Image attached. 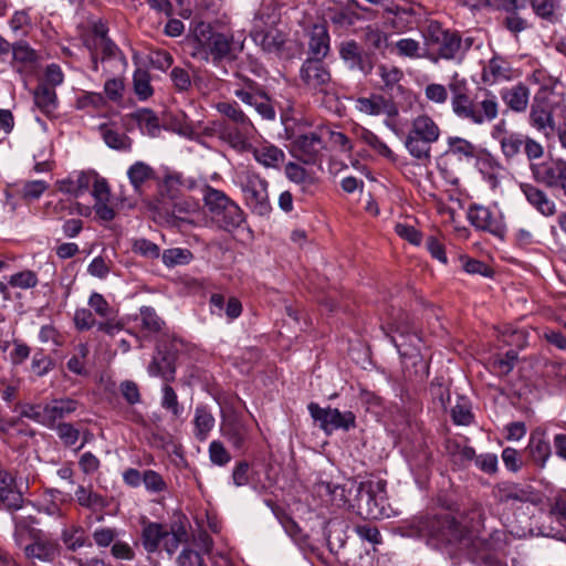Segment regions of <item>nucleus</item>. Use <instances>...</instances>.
I'll list each match as a JSON object with an SVG mask.
<instances>
[{"instance_id":"f257e3e1","label":"nucleus","mask_w":566,"mask_h":566,"mask_svg":"<svg viewBox=\"0 0 566 566\" xmlns=\"http://www.w3.org/2000/svg\"><path fill=\"white\" fill-rule=\"evenodd\" d=\"M412 527L419 537L424 538L427 544L434 548L458 545L464 532L449 513L419 517L413 521Z\"/></svg>"},{"instance_id":"f03ea898","label":"nucleus","mask_w":566,"mask_h":566,"mask_svg":"<svg viewBox=\"0 0 566 566\" xmlns=\"http://www.w3.org/2000/svg\"><path fill=\"white\" fill-rule=\"evenodd\" d=\"M502 545V533L494 531L488 536L473 535L464 530L458 548L463 555L478 566H505L497 553Z\"/></svg>"},{"instance_id":"7ed1b4c3","label":"nucleus","mask_w":566,"mask_h":566,"mask_svg":"<svg viewBox=\"0 0 566 566\" xmlns=\"http://www.w3.org/2000/svg\"><path fill=\"white\" fill-rule=\"evenodd\" d=\"M202 200L213 222L224 231H233L245 221V213L223 191L209 185L202 187Z\"/></svg>"},{"instance_id":"20e7f679","label":"nucleus","mask_w":566,"mask_h":566,"mask_svg":"<svg viewBox=\"0 0 566 566\" xmlns=\"http://www.w3.org/2000/svg\"><path fill=\"white\" fill-rule=\"evenodd\" d=\"M386 481L359 482L354 511L367 520H381L391 516L392 509L388 502Z\"/></svg>"},{"instance_id":"39448f33","label":"nucleus","mask_w":566,"mask_h":566,"mask_svg":"<svg viewBox=\"0 0 566 566\" xmlns=\"http://www.w3.org/2000/svg\"><path fill=\"white\" fill-rule=\"evenodd\" d=\"M384 331L397 348L406 367H409L410 364L421 371L427 368V364L420 353L421 337L411 327L406 316H400L389 326L388 331L385 328Z\"/></svg>"},{"instance_id":"423d86ee","label":"nucleus","mask_w":566,"mask_h":566,"mask_svg":"<svg viewBox=\"0 0 566 566\" xmlns=\"http://www.w3.org/2000/svg\"><path fill=\"white\" fill-rule=\"evenodd\" d=\"M439 137L438 124L429 115L422 114L411 120L403 144L411 157L427 163L431 159V146Z\"/></svg>"},{"instance_id":"0eeeda50","label":"nucleus","mask_w":566,"mask_h":566,"mask_svg":"<svg viewBox=\"0 0 566 566\" xmlns=\"http://www.w3.org/2000/svg\"><path fill=\"white\" fill-rule=\"evenodd\" d=\"M499 112L496 94L489 88L478 87L457 117L473 125H483L496 119Z\"/></svg>"},{"instance_id":"6e6552de","label":"nucleus","mask_w":566,"mask_h":566,"mask_svg":"<svg viewBox=\"0 0 566 566\" xmlns=\"http://www.w3.org/2000/svg\"><path fill=\"white\" fill-rule=\"evenodd\" d=\"M254 133L255 127L237 126V124L223 120H210L203 127V135L220 139L239 153L251 149L250 138Z\"/></svg>"},{"instance_id":"1a4fd4ad","label":"nucleus","mask_w":566,"mask_h":566,"mask_svg":"<svg viewBox=\"0 0 566 566\" xmlns=\"http://www.w3.org/2000/svg\"><path fill=\"white\" fill-rule=\"evenodd\" d=\"M429 43L431 45H438L437 53L426 54V57L432 63H438L440 59L462 61L472 45V39L467 38L462 40L460 34L455 31L439 30L430 35Z\"/></svg>"},{"instance_id":"9d476101","label":"nucleus","mask_w":566,"mask_h":566,"mask_svg":"<svg viewBox=\"0 0 566 566\" xmlns=\"http://www.w3.org/2000/svg\"><path fill=\"white\" fill-rule=\"evenodd\" d=\"M242 50V42H234L232 38L222 33H212L206 45L198 48L192 56L219 65L223 61H234Z\"/></svg>"},{"instance_id":"9b49d317","label":"nucleus","mask_w":566,"mask_h":566,"mask_svg":"<svg viewBox=\"0 0 566 566\" xmlns=\"http://www.w3.org/2000/svg\"><path fill=\"white\" fill-rule=\"evenodd\" d=\"M291 119L282 115V123L287 139L292 140V151L296 158L305 164H315L325 145L317 133L296 135Z\"/></svg>"},{"instance_id":"f8f14e48","label":"nucleus","mask_w":566,"mask_h":566,"mask_svg":"<svg viewBox=\"0 0 566 566\" xmlns=\"http://www.w3.org/2000/svg\"><path fill=\"white\" fill-rule=\"evenodd\" d=\"M533 179L545 187L557 190L566 197V160L549 158L530 164Z\"/></svg>"},{"instance_id":"ddd939ff","label":"nucleus","mask_w":566,"mask_h":566,"mask_svg":"<svg viewBox=\"0 0 566 566\" xmlns=\"http://www.w3.org/2000/svg\"><path fill=\"white\" fill-rule=\"evenodd\" d=\"M268 188L266 179L259 174L247 172L242 182L244 200L252 212L261 217L269 216L272 210Z\"/></svg>"},{"instance_id":"4468645a","label":"nucleus","mask_w":566,"mask_h":566,"mask_svg":"<svg viewBox=\"0 0 566 566\" xmlns=\"http://www.w3.org/2000/svg\"><path fill=\"white\" fill-rule=\"evenodd\" d=\"M307 409L314 421L318 422L319 428L328 436L336 430L349 431L356 427V416L352 411L322 408L316 402L308 403Z\"/></svg>"},{"instance_id":"2eb2a0df","label":"nucleus","mask_w":566,"mask_h":566,"mask_svg":"<svg viewBox=\"0 0 566 566\" xmlns=\"http://www.w3.org/2000/svg\"><path fill=\"white\" fill-rule=\"evenodd\" d=\"M300 80L314 93L327 94L333 88L331 71L321 59H306L300 69Z\"/></svg>"},{"instance_id":"dca6fc26","label":"nucleus","mask_w":566,"mask_h":566,"mask_svg":"<svg viewBox=\"0 0 566 566\" xmlns=\"http://www.w3.org/2000/svg\"><path fill=\"white\" fill-rule=\"evenodd\" d=\"M176 342H161L156 347V353L148 365V374L151 377H160L166 382L172 381L176 374L177 359Z\"/></svg>"},{"instance_id":"f3484780","label":"nucleus","mask_w":566,"mask_h":566,"mask_svg":"<svg viewBox=\"0 0 566 566\" xmlns=\"http://www.w3.org/2000/svg\"><path fill=\"white\" fill-rule=\"evenodd\" d=\"M338 53L348 70L359 72L364 76L371 74L375 67L374 53L364 50L355 40L343 41Z\"/></svg>"},{"instance_id":"a211bd4d","label":"nucleus","mask_w":566,"mask_h":566,"mask_svg":"<svg viewBox=\"0 0 566 566\" xmlns=\"http://www.w3.org/2000/svg\"><path fill=\"white\" fill-rule=\"evenodd\" d=\"M468 219L478 230L486 231L499 238H504L505 235V224L502 217L494 214L484 206H470L468 210Z\"/></svg>"},{"instance_id":"6ab92c4d","label":"nucleus","mask_w":566,"mask_h":566,"mask_svg":"<svg viewBox=\"0 0 566 566\" xmlns=\"http://www.w3.org/2000/svg\"><path fill=\"white\" fill-rule=\"evenodd\" d=\"M358 488L359 483L354 480H348L344 484H333L331 482H319L317 484V491L328 495L333 505L353 511Z\"/></svg>"},{"instance_id":"aec40b11","label":"nucleus","mask_w":566,"mask_h":566,"mask_svg":"<svg viewBox=\"0 0 566 566\" xmlns=\"http://www.w3.org/2000/svg\"><path fill=\"white\" fill-rule=\"evenodd\" d=\"M221 433L235 450H243L250 436V428L241 416L233 412L223 418Z\"/></svg>"},{"instance_id":"412c9836","label":"nucleus","mask_w":566,"mask_h":566,"mask_svg":"<svg viewBox=\"0 0 566 566\" xmlns=\"http://www.w3.org/2000/svg\"><path fill=\"white\" fill-rule=\"evenodd\" d=\"M60 553V545L40 532L34 534L32 542L24 547V554L28 559L51 563Z\"/></svg>"},{"instance_id":"4be33fe9","label":"nucleus","mask_w":566,"mask_h":566,"mask_svg":"<svg viewBox=\"0 0 566 566\" xmlns=\"http://www.w3.org/2000/svg\"><path fill=\"white\" fill-rule=\"evenodd\" d=\"M530 460L541 469L546 467L552 455L551 442L546 439L545 430L536 428L531 432L526 447Z\"/></svg>"},{"instance_id":"5701e85b","label":"nucleus","mask_w":566,"mask_h":566,"mask_svg":"<svg viewBox=\"0 0 566 566\" xmlns=\"http://www.w3.org/2000/svg\"><path fill=\"white\" fill-rule=\"evenodd\" d=\"M511 64L501 56H493L482 69L481 78L484 84L494 85L514 78Z\"/></svg>"},{"instance_id":"b1692460","label":"nucleus","mask_w":566,"mask_h":566,"mask_svg":"<svg viewBox=\"0 0 566 566\" xmlns=\"http://www.w3.org/2000/svg\"><path fill=\"white\" fill-rule=\"evenodd\" d=\"M520 189L527 202L544 217H552L556 213V203L548 195L533 184L522 182Z\"/></svg>"},{"instance_id":"393cba45","label":"nucleus","mask_w":566,"mask_h":566,"mask_svg":"<svg viewBox=\"0 0 566 566\" xmlns=\"http://www.w3.org/2000/svg\"><path fill=\"white\" fill-rule=\"evenodd\" d=\"M376 75L379 77L376 85L380 91L385 93L401 92L403 72L400 67L390 63H380L377 65Z\"/></svg>"},{"instance_id":"a878e982","label":"nucleus","mask_w":566,"mask_h":566,"mask_svg":"<svg viewBox=\"0 0 566 566\" xmlns=\"http://www.w3.org/2000/svg\"><path fill=\"white\" fill-rule=\"evenodd\" d=\"M78 402L72 398L53 399L51 402L44 405L45 408V427L54 429L59 420L75 412Z\"/></svg>"},{"instance_id":"bb28decb","label":"nucleus","mask_w":566,"mask_h":566,"mask_svg":"<svg viewBox=\"0 0 566 566\" xmlns=\"http://www.w3.org/2000/svg\"><path fill=\"white\" fill-rule=\"evenodd\" d=\"M155 211L167 219L186 221L187 216L196 210V203L189 199L176 198L170 203L158 201L154 206Z\"/></svg>"},{"instance_id":"cd10ccee","label":"nucleus","mask_w":566,"mask_h":566,"mask_svg":"<svg viewBox=\"0 0 566 566\" xmlns=\"http://www.w3.org/2000/svg\"><path fill=\"white\" fill-rule=\"evenodd\" d=\"M530 125L537 132L549 138L555 132V119L552 111L543 104H532L530 115Z\"/></svg>"},{"instance_id":"c85d7f7f","label":"nucleus","mask_w":566,"mask_h":566,"mask_svg":"<svg viewBox=\"0 0 566 566\" xmlns=\"http://www.w3.org/2000/svg\"><path fill=\"white\" fill-rule=\"evenodd\" d=\"M12 475L0 470V506L3 505L9 511H17L22 507L23 496L12 486Z\"/></svg>"},{"instance_id":"c756f323","label":"nucleus","mask_w":566,"mask_h":566,"mask_svg":"<svg viewBox=\"0 0 566 566\" xmlns=\"http://www.w3.org/2000/svg\"><path fill=\"white\" fill-rule=\"evenodd\" d=\"M504 104L515 113L526 111L530 101V90L523 83H517L512 87H504L500 92Z\"/></svg>"},{"instance_id":"7c9ffc66","label":"nucleus","mask_w":566,"mask_h":566,"mask_svg":"<svg viewBox=\"0 0 566 566\" xmlns=\"http://www.w3.org/2000/svg\"><path fill=\"white\" fill-rule=\"evenodd\" d=\"M249 151H252L253 158L265 168H279L285 160L284 151L272 144L251 146Z\"/></svg>"},{"instance_id":"2f4dec72","label":"nucleus","mask_w":566,"mask_h":566,"mask_svg":"<svg viewBox=\"0 0 566 566\" xmlns=\"http://www.w3.org/2000/svg\"><path fill=\"white\" fill-rule=\"evenodd\" d=\"M533 491L531 486L521 485L513 482H503L495 490L496 499L506 503L510 501L527 502L531 500Z\"/></svg>"},{"instance_id":"473e14b6","label":"nucleus","mask_w":566,"mask_h":566,"mask_svg":"<svg viewBox=\"0 0 566 566\" xmlns=\"http://www.w3.org/2000/svg\"><path fill=\"white\" fill-rule=\"evenodd\" d=\"M93 178L94 174L84 171L76 172L65 179L59 180L57 188L61 192L78 197L88 189Z\"/></svg>"},{"instance_id":"72a5a7b5","label":"nucleus","mask_w":566,"mask_h":566,"mask_svg":"<svg viewBox=\"0 0 566 566\" xmlns=\"http://www.w3.org/2000/svg\"><path fill=\"white\" fill-rule=\"evenodd\" d=\"M216 109L222 116L219 120L230 122L237 126L254 127L252 120L237 102H219L216 104Z\"/></svg>"},{"instance_id":"f704fd0d","label":"nucleus","mask_w":566,"mask_h":566,"mask_svg":"<svg viewBox=\"0 0 566 566\" xmlns=\"http://www.w3.org/2000/svg\"><path fill=\"white\" fill-rule=\"evenodd\" d=\"M167 527L160 523L146 522L142 530V544L146 552L155 553L160 544H163L164 536L167 535Z\"/></svg>"},{"instance_id":"c9c22d12","label":"nucleus","mask_w":566,"mask_h":566,"mask_svg":"<svg viewBox=\"0 0 566 566\" xmlns=\"http://www.w3.org/2000/svg\"><path fill=\"white\" fill-rule=\"evenodd\" d=\"M451 93V108L455 116L461 112L468 101L471 98L469 95V87L465 78H460L454 74L448 85Z\"/></svg>"},{"instance_id":"e433bc0d","label":"nucleus","mask_w":566,"mask_h":566,"mask_svg":"<svg viewBox=\"0 0 566 566\" xmlns=\"http://www.w3.org/2000/svg\"><path fill=\"white\" fill-rule=\"evenodd\" d=\"M216 419L207 406L199 405L195 409L193 434L199 441H205L213 429Z\"/></svg>"},{"instance_id":"4c0bfd02","label":"nucleus","mask_w":566,"mask_h":566,"mask_svg":"<svg viewBox=\"0 0 566 566\" xmlns=\"http://www.w3.org/2000/svg\"><path fill=\"white\" fill-rule=\"evenodd\" d=\"M101 136L105 144L118 151H129L132 149V139L125 134L111 125L102 124L98 127Z\"/></svg>"},{"instance_id":"58836bf2","label":"nucleus","mask_w":566,"mask_h":566,"mask_svg":"<svg viewBox=\"0 0 566 566\" xmlns=\"http://www.w3.org/2000/svg\"><path fill=\"white\" fill-rule=\"evenodd\" d=\"M308 52L312 55L310 59L324 57L329 52V34L323 25H315L311 32L308 42Z\"/></svg>"},{"instance_id":"ea45409f","label":"nucleus","mask_w":566,"mask_h":566,"mask_svg":"<svg viewBox=\"0 0 566 566\" xmlns=\"http://www.w3.org/2000/svg\"><path fill=\"white\" fill-rule=\"evenodd\" d=\"M34 104L46 116L53 115L57 107L55 90L48 84H39L34 90Z\"/></svg>"},{"instance_id":"a19ab883","label":"nucleus","mask_w":566,"mask_h":566,"mask_svg":"<svg viewBox=\"0 0 566 566\" xmlns=\"http://www.w3.org/2000/svg\"><path fill=\"white\" fill-rule=\"evenodd\" d=\"M167 535L163 539V548L171 556L176 553L180 544L187 543L188 532L182 523L174 522L166 530Z\"/></svg>"},{"instance_id":"79ce46f5","label":"nucleus","mask_w":566,"mask_h":566,"mask_svg":"<svg viewBox=\"0 0 566 566\" xmlns=\"http://www.w3.org/2000/svg\"><path fill=\"white\" fill-rule=\"evenodd\" d=\"M447 144V153L455 156L458 159L472 160L478 157V146L465 138L451 136L448 137Z\"/></svg>"},{"instance_id":"37998d69","label":"nucleus","mask_w":566,"mask_h":566,"mask_svg":"<svg viewBox=\"0 0 566 566\" xmlns=\"http://www.w3.org/2000/svg\"><path fill=\"white\" fill-rule=\"evenodd\" d=\"M127 176L134 190L140 193L145 182L155 178V171L149 165L136 161L128 168Z\"/></svg>"},{"instance_id":"c03bdc74","label":"nucleus","mask_w":566,"mask_h":566,"mask_svg":"<svg viewBox=\"0 0 566 566\" xmlns=\"http://www.w3.org/2000/svg\"><path fill=\"white\" fill-rule=\"evenodd\" d=\"M61 538L66 548L71 552H76L77 549L85 546H92V543L85 535L84 528L80 525H72L69 528H64L62 531Z\"/></svg>"},{"instance_id":"a18cd8bd","label":"nucleus","mask_w":566,"mask_h":566,"mask_svg":"<svg viewBox=\"0 0 566 566\" xmlns=\"http://www.w3.org/2000/svg\"><path fill=\"white\" fill-rule=\"evenodd\" d=\"M132 116L143 133L151 137L157 136L160 130L159 119L151 109H138Z\"/></svg>"},{"instance_id":"49530a36","label":"nucleus","mask_w":566,"mask_h":566,"mask_svg":"<svg viewBox=\"0 0 566 566\" xmlns=\"http://www.w3.org/2000/svg\"><path fill=\"white\" fill-rule=\"evenodd\" d=\"M524 135L520 133H507L501 140V150L506 160L515 159L523 148Z\"/></svg>"},{"instance_id":"de8ad7c7","label":"nucleus","mask_w":566,"mask_h":566,"mask_svg":"<svg viewBox=\"0 0 566 566\" xmlns=\"http://www.w3.org/2000/svg\"><path fill=\"white\" fill-rule=\"evenodd\" d=\"M534 13L549 22L558 20L557 10L560 7V0H530Z\"/></svg>"},{"instance_id":"09e8293b","label":"nucleus","mask_w":566,"mask_h":566,"mask_svg":"<svg viewBox=\"0 0 566 566\" xmlns=\"http://www.w3.org/2000/svg\"><path fill=\"white\" fill-rule=\"evenodd\" d=\"M327 15L332 23L339 28H349L361 19V15L357 11L347 9L344 6L329 9Z\"/></svg>"},{"instance_id":"8fccbe9b","label":"nucleus","mask_w":566,"mask_h":566,"mask_svg":"<svg viewBox=\"0 0 566 566\" xmlns=\"http://www.w3.org/2000/svg\"><path fill=\"white\" fill-rule=\"evenodd\" d=\"M75 496L81 506L92 511L102 510L106 506V500L102 495L86 489L83 485L77 488L75 491Z\"/></svg>"},{"instance_id":"3c124183","label":"nucleus","mask_w":566,"mask_h":566,"mask_svg":"<svg viewBox=\"0 0 566 566\" xmlns=\"http://www.w3.org/2000/svg\"><path fill=\"white\" fill-rule=\"evenodd\" d=\"M163 263L167 268L186 265L191 262L193 255L190 250L182 248H171L164 250L161 254Z\"/></svg>"},{"instance_id":"603ef678","label":"nucleus","mask_w":566,"mask_h":566,"mask_svg":"<svg viewBox=\"0 0 566 566\" xmlns=\"http://www.w3.org/2000/svg\"><path fill=\"white\" fill-rule=\"evenodd\" d=\"M284 172L286 178L296 185L306 187L314 182L313 175L296 163H287Z\"/></svg>"},{"instance_id":"864d4df0","label":"nucleus","mask_w":566,"mask_h":566,"mask_svg":"<svg viewBox=\"0 0 566 566\" xmlns=\"http://www.w3.org/2000/svg\"><path fill=\"white\" fill-rule=\"evenodd\" d=\"M133 84L135 94L139 99H147L154 93L150 85V74L144 69H137L134 72Z\"/></svg>"},{"instance_id":"5fc2aeb1","label":"nucleus","mask_w":566,"mask_h":566,"mask_svg":"<svg viewBox=\"0 0 566 566\" xmlns=\"http://www.w3.org/2000/svg\"><path fill=\"white\" fill-rule=\"evenodd\" d=\"M356 107L367 115H379L385 112L386 99L382 96L359 97Z\"/></svg>"},{"instance_id":"6e6d98bb","label":"nucleus","mask_w":566,"mask_h":566,"mask_svg":"<svg viewBox=\"0 0 566 566\" xmlns=\"http://www.w3.org/2000/svg\"><path fill=\"white\" fill-rule=\"evenodd\" d=\"M517 358V352L513 349L507 350L504 355H497L492 363L494 371L500 376L509 375L513 370Z\"/></svg>"},{"instance_id":"4d7b16f0","label":"nucleus","mask_w":566,"mask_h":566,"mask_svg":"<svg viewBox=\"0 0 566 566\" xmlns=\"http://www.w3.org/2000/svg\"><path fill=\"white\" fill-rule=\"evenodd\" d=\"M451 418L455 424L469 426L473 420L471 406L468 400L460 398L451 409Z\"/></svg>"},{"instance_id":"13d9d810","label":"nucleus","mask_w":566,"mask_h":566,"mask_svg":"<svg viewBox=\"0 0 566 566\" xmlns=\"http://www.w3.org/2000/svg\"><path fill=\"white\" fill-rule=\"evenodd\" d=\"M132 251L147 259H157L160 255L159 245L145 238L135 239L132 243Z\"/></svg>"},{"instance_id":"bf43d9fd","label":"nucleus","mask_w":566,"mask_h":566,"mask_svg":"<svg viewBox=\"0 0 566 566\" xmlns=\"http://www.w3.org/2000/svg\"><path fill=\"white\" fill-rule=\"evenodd\" d=\"M44 213L48 217L55 219H63L65 216L74 214L72 202L59 199L56 201L50 200L44 205Z\"/></svg>"},{"instance_id":"052dcab7","label":"nucleus","mask_w":566,"mask_h":566,"mask_svg":"<svg viewBox=\"0 0 566 566\" xmlns=\"http://www.w3.org/2000/svg\"><path fill=\"white\" fill-rule=\"evenodd\" d=\"M54 368L53 359L44 354L43 350H38L32 356L31 370L38 376L43 377Z\"/></svg>"},{"instance_id":"680f3d73","label":"nucleus","mask_w":566,"mask_h":566,"mask_svg":"<svg viewBox=\"0 0 566 566\" xmlns=\"http://www.w3.org/2000/svg\"><path fill=\"white\" fill-rule=\"evenodd\" d=\"M39 280L36 274L31 270H25L12 274L8 283L12 287L28 290L36 286Z\"/></svg>"},{"instance_id":"e2e57ef3","label":"nucleus","mask_w":566,"mask_h":566,"mask_svg":"<svg viewBox=\"0 0 566 566\" xmlns=\"http://www.w3.org/2000/svg\"><path fill=\"white\" fill-rule=\"evenodd\" d=\"M12 57L13 61L32 64L36 61V52L27 42H17L12 44Z\"/></svg>"},{"instance_id":"0e129e2a","label":"nucleus","mask_w":566,"mask_h":566,"mask_svg":"<svg viewBox=\"0 0 566 566\" xmlns=\"http://www.w3.org/2000/svg\"><path fill=\"white\" fill-rule=\"evenodd\" d=\"M143 484L150 493H160L167 490V483L164 478L150 469L143 472Z\"/></svg>"},{"instance_id":"69168bd1","label":"nucleus","mask_w":566,"mask_h":566,"mask_svg":"<svg viewBox=\"0 0 566 566\" xmlns=\"http://www.w3.org/2000/svg\"><path fill=\"white\" fill-rule=\"evenodd\" d=\"M360 137L379 155L384 156L385 158L394 159L395 155L392 150L376 134L368 129H364Z\"/></svg>"},{"instance_id":"338daca9","label":"nucleus","mask_w":566,"mask_h":566,"mask_svg":"<svg viewBox=\"0 0 566 566\" xmlns=\"http://www.w3.org/2000/svg\"><path fill=\"white\" fill-rule=\"evenodd\" d=\"M209 459L219 467H224L231 461V454L219 440H213L209 444Z\"/></svg>"},{"instance_id":"774afa93","label":"nucleus","mask_w":566,"mask_h":566,"mask_svg":"<svg viewBox=\"0 0 566 566\" xmlns=\"http://www.w3.org/2000/svg\"><path fill=\"white\" fill-rule=\"evenodd\" d=\"M549 514L566 526V491L558 492L551 502Z\"/></svg>"}]
</instances>
